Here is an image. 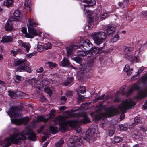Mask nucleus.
Wrapping results in <instances>:
<instances>
[{
    "mask_svg": "<svg viewBox=\"0 0 147 147\" xmlns=\"http://www.w3.org/2000/svg\"><path fill=\"white\" fill-rule=\"evenodd\" d=\"M76 111V109H73L71 111H67L65 112V116L66 117H79L76 120L65 121L64 117L61 116L55 118V121L56 123L59 125V128L62 131H65L69 127H74L77 132L79 133L82 131V130L81 128L78 125V123L81 122L85 123H88L90 122V120L87 114H83V116H81L79 114L74 113Z\"/></svg>",
    "mask_w": 147,
    "mask_h": 147,
    "instance_id": "1",
    "label": "nucleus"
},
{
    "mask_svg": "<svg viewBox=\"0 0 147 147\" xmlns=\"http://www.w3.org/2000/svg\"><path fill=\"white\" fill-rule=\"evenodd\" d=\"M27 136L31 140L35 141L36 139V134L33 132H30L28 128H26L22 133L19 134L14 132L9 137L5 138L3 141H0V146L8 147L12 143L18 144L19 140H24Z\"/></svg>",
    "mask_w": 147,
    "mask_h": 147,
    "instance_id": "2",
    "label": "nucleus"
},
{
    "mask_svg": "<svg viewBox=\"0 0 147 147\" xmlns=\"http://www.w3.org/2000/svg\"><path fill=\"white\" fill-rule=\"evenodd\" d=\"M80 46L72 44H69L66 47L65 49L67 53L68 57L69 56H73L74 55H80L79 53H82L83 51L85 52L87 51L85 50L89 49L92 47V44L88 40H81L79 43Z\"/></svg>",
    "mask_w": 147,
    "mask_h": 147,
    "instance_id": "3",
    "label": "nucleus"
},
{
    "mask_svg": "<svg viewBox=\"0 0 147 147\" xmlns=\"http://www.w3.org/2000/svg\"><path fill=\"white\" fill-rule=\"evenodd\" d=\"M8 115L10 117L11 122L17 125H20L22 124H26L29 121L28 117H24L21 119L17 118L22 117L23 114L22 111L16 106L11 107L9 109L6 111Z\"/></svg>",
    "mask_w": 147,
    "mask_h": 147,
    "instance_id": "4",
    "label": "nucleus"
},
{
    "mask_svg": "<svg viewBox=\"0 0 147 147\" xmlns=\"http://www.w3.org/2000/svg\"><path fill=\"white\" fill-rule=\"evenodd\" d=\"M94 127L88 129L86 131V136L84 138H80L78 140H76L78 139L77 136H75L74 138V140L72 141V138L69 140V145L70 147H80V143H83L82 139L86 140L89 143H91L94 141L95 137L94 135L98 131V126L95 125Z\"/></svg>",
    "mask_w": 147,
    "mask_h": 147,
    "instance_id": "5",
    "label": "nucleus"
},
{
    "mask_svg": "<svg viewBox=\"0 0 147 147\" xmlns=\"http://www.w3.org/2000/svg\"><path fill=\"white\" fill-rule=\"evenodd\" d=\"M28 20V21L27 23V25L30 34L27 33L26 28H22V31L24 34V37L28 38H32L33 37V36H36L38 35L39 37H40V34L42 32L40 31L37 32L36 30L34 29V28L38 24V22L32 18H30Z\"/></svg>",
    "mask_w": 147,
    "mask_h": 147,
    "instance_id": "6",
    "label": "nucleus"
},
{
    "mask_svg": "<svg viewBox=\"0 0 147 147\" xmlns=\"http://www.w3.org/2000/svg\"><path fill=\"white\" fill-rule=\"evenodd\" d=\"M90 116L95 121L103 118L110 117V107L106 108L105 106L99 105L96 109L95 112L92 113Z\"/></svg>",
    "mask_w": 147,
    "mask_h": 147,
    "instance_id": "7",
    "label": "nucleus"
},
{
    "mask_svg": "<svg viewBox=\"0 0 147 147\" xmlns=\"http://www.w3.org/2000/svg\"><path fill=\"white\" fill-rule=\"evenodd\" d=\"M95 0H83L81 3L82 7L83 9L84 13L86 16L88 18V27L89 29H91L93 26L94 22L92 18L90 17L92 14L91 11L85 9V8L88 6H92L96 4Z\"/></svg>",
    "mask_w": 147,
    "mask_h": 147,
    "instance_id": "8",
    "label": "nucleus"
},
{
    "mask_svg": "<svg viewBox=\"0 0 147 147\" xmlns=\"http://www.w3.org/2000/svg\"><path fill=\"white\" fill-rule=\"evenodd\" d=\"M136 105V103L131 99H127L122 101L121 103L119 106L118 109L123 113L120 116V119L122 120L125 118V113L126 110L131 108Z\"/></svg>",
    "mask_w": 147,
    "mask_h": 147,
    "instance_id": "9",
    "label": "nucleus"
},
{
    "mask_svg": "<svg viewBox=\"0 0 147 147\" xmlns=\"http://www.w3.org/2000/svg\"><path fill=\"white\" fill-rule=\"evenodd\" d=\"M20 64L21 65L18 67L16 69V71L17 72L26 71L29 73L31 72L30 68L29 67L30 63L24 59H19L14 61V65L15 66H18Z\"/></svg>",
    "mask_w": 147,
    "mask_h": 147,
    "instance_id": "10",
    "label": "nucleus"
},
{
    "mask_svg": "<svg viewBox=\"0 0 147 147\" xmlns=\"http://www.w3.org/2000/svg\"><path fill=\"white\" fill-rule=\"evenodd\" d=\"M94 42L98 45L102 43L107 37L106 33L102 31L95 32L92 35Z\"/></svg>",
    "mask_w": 147,
    "mask_h": 147,
    "instance_id": "11",
    "label": "nucleus"
},
{
    "mask_svg": "<svg viewBox=\"0 0 147 147\" xmlns=\"http://www.w3.org/2000/svg\"><path fill=\"white\" fill-rule=\"evenodd\" d=\"M99 48L96 47H92L89 48V50H88L85 52H82V53H79L78 54L81 57H83L85 56H87L88 55V57H90V55H92L94 54H98L100 53V52L98 50Z\"/></svg>",
    "mask_w": 147,
    "mask_h": 147,
    "instance_id": "12",
    "label": "nucleus"
},
{
    "mask_svg": "<svg viewBox=\"0 0 147 147\" xmlns=\"http://www.w3.org/2000/svg\"><path fill=\"white\" fill-rule=\"evenodd\" d=\"M126 87V86H124L121 87L119 90L117 92V94H118L119 93H120L122 95L125 94L127 96H128L132 93L134 89H136L138 88V86L136 85H134L128 90L127 92H126L125 91Z\"/></svg>",
    "mask_w": 147,
    "mask_h": 147,
    "instance_id": "13",
    "label": "nucleus"
},
{
    "mask_svg": "<svg viewBox=\"0 0 147 147\" xmlns=\"http://www.w3.org/2000/svg\"><path fill=\"white\" fill-rule=\"evenodd\" d=\"M48 128L49 129H47L43 133L45 136L42 138V142L46 140L47 136L50 135L51 133L53 134H56L58 130L57 127L53 126H50Z\"/></svg>",
    "mask_w": 147,
    "mask_h": 147,
    "instance_id": "14",
    "label": "nucleus"
},
{
    "mask_svg": "<svg viewBox=\"0 0 147 147\" xmlns=\"http://www.w3.org/2000/svg\"><path fill=\"white\" fill-rule=\"evenodd\" d=\"M29 82H31L32 85L34 86L35 88L38 89L39 90H40L41 89L44 87L43 83H41L40 81L36 78L31 79Z\"/></svg>",
    "mask_w": 147,
    "mask_h": 147,
    "instance_id": "15",
    "label": "nucleus"
},
{
    "mask_svg": "<svg viewBox=\"0 0 147 147\" xmlns=\"http://www.w3.org/2000/svg\"><path fill=\"white\" fill-rule=\"evenodd\" d=\"M15 20L13 18H10L8 20L5 25V30L7 31H11L13 29V22Z\"/></svg>",
    "mask_w": 147,
    "mask_h": 147,
    "instance_id": "16",
    "label": "nucleus"
},
{
    "mask_svg": "<svg viewBox=\"0 0 147 147\" xmlns=\"http://www.w3.org/2000/svg\"><path fill=\"white\" fill-rule=\"evenodd\" d=\"M13 15L15 17H11V18H13V19L15 20H13L14 21H16V22L22 21V15L19 11L15 10L13 13Z\"/></svg>",
    "mask_w": 147,
    "mask_h": 147,
    "instance_id": "17",
    "label": "nucleus"
},
{
    "mask_svg": "<svg viewBox=\"0 0 147 147\" xmlns=\"http://www.w3.org/2000/svg\"><path fill=\"white\" fill-rule=\"evenodd\" d=\"M130 49L126 47H125L124 48L125 57L128 60H130L132 58V54L130 53Z\"/></svg>",
    "mask_w": 147,
    "mask_h": 147,
    "instance_id": "18",
    "label": "nucleus"
},
{
    "mask_svg": "<svg viewBox=\"0 0 147 147\" xmlns=\"http://www.w3.org/2000/svg\"><path fill=\"white\" fill-rule=\"evenodd\" d=\"M85 92L86 90L85 87L80 86V88L78 89V91H77L78 95V98L79 100L82 101L83 99H84V96L80 95L79 94L80 93L82 94H83Z\"/></svg>",
    "mask_w": 147,
    "mask_h": 147,
    "instance_id": "19",
    "label": "nucleus"
},
{
    "mask_svg": "<svg viewBox=\"0 0 147 147\" xmlns=\"http://www.w3.org/2000/svg\"><path fill=\"white\" fill-rule=\"evenodd\" d=\"M13 40V38L10 36H4L2 38L1 42L3 43L9 42H11Z\"/></svg>",
    "mask_w": 147,
    "mask_h": 147,
    "instance_id": "20",
    "label": "nucleus"
},
{
    "mask_svg": "<svg viewBox=\"0 0 147 147\" xmlns=\"http://www.w3.org/2000/svg\"><path fill=\"white\" fill-rule=\"evenodd\" d=\"M60 65L63 67H66L70 65L69 60L64 58L63 60L60 63Z\"/></svg>",
    "mask_w": 147,
    "mask_h": 147,
    "instance_id": "21",
    "label": "nucleus"
},
{
    "mask_svg": "<svg viewBox=\"0 0 147 147\" xmlns=\"http://www.w3.org/2000/svg\"><path fill=\"white\" fill-rule=\"evenodd\" d=\"M119 113L118 110L117 109L111 106V117Z\"/></svg>",
    "mask_w": 147,
    "mask_h": 147,
    "instance_id": "22",
    "label": "nucleus"
},
{
    "mask_svg": "<svg viewBox=\"0 0 147 147\" xmlns=\"http://www.w3.org/2000/svg\"><path fill=\"white\" fill-rule=\"evenodd\" d=\"M8 93L10 97L12 98L16 99L18 97L17 92L16 93L11 91H9Z\"/></svg>",
    "mask_w": 147,
    "mask_h": 147,
    "instance_id": "23",
    "label": "nucleus"
},
{
    "mask_svg": "<svg viewBox=\"0 0 147 147\" xmlns=\"http://www.w3.org/2000/svg\"><path fill=\"white\" fill-rule=\"evenodd\" d=\"M11 53L13 56H15L18 54L22 53V51L19 49H18L16 50H12L11 51Z\"/></svg>",
    "mask_w": 147,
    "mask_h": 147,
    "instance_id": "24",
    "label": "nucleus"
},
{
    "mask_svg": "<svg viewBox=\"0 0 147 147\" xmlns=\"http://www.w3.org/2000/svg\"><path fill=\"white\" fill-rule=\"evenodd\" d=\"M57 65L53 62H48L45 63V66L52 69L56 67Z\"/></svg>",
    "mask_w": 147,
    "mask_h": 147,
    "instance_id": "25",
    "label": "nucleus"
},
{
    "mask_svg": "<svg viewBox=\"0 0 147 147\" xmlns=\"http://www.w3.org/2000/svg\"><path fill=\"white\" fill-rule=\"evenodd\" d=\"M13 2V0H6L4 1L3 5L7 7L11 5Z\"/></svg>",
    "mask_w": 147,
    "mask_h": 147,
    "instance_id": "26",
    "label": "nucleus"
},
{
    "mask_svg": "<svg viewBox=\"0 0 147 147\" xmlns=\"http://www.w3.org/2000/svg\"><path fill=\"white\" fill-rule=\"evenodd\" d=\"M74 79V78L73 77H70L64 83L63 85L65 86L68 85L72 82Z\"/></svg>",
    "mask_w": 147,
    "mask_h": 147,
    "instance_id": "27",
    "label": "nucleus"
},
{
    "mask_svg": "<svg viewBox=\"0 0 147 147\" xmlns=\"http://www.w3.org/2000/svg\"><path fill=\"white\" fill-rule=\"evenodd\" d=\"M64 143V140L62 139L56 142L55 144V147H61V146Z\"/></svg>",
    "mask_w": 147,
    "mask_h": 147,
    "instance_id": "28",
    "label": "nucleus"
},
{
    "mask_svg": "<svg viewBox=\"0 0 147 147\" xmlns=\"http://www.w3.org/2000/svg\"><path fill=\"white\" fill-rule=\"evenodd\" d=\"M17 94L18 97L21 98H27L28 97L27 95L26 94L22 92H17Z\"/></svg>",
    "mask_w": 147,
    "mask_h": 147,
    "instance_id": "29",
    "label": "nucleus"
},
{
    "mask_svg": "<svg viewBox=\"0 0 147 147\" xmlns=\"http://www.w3.org/2000/svg\"><path fill=\"white\" fill-rule=\"evenodd\" d=\"M22 47L25 49L27 52H28L31 47L30 44L29 43L26 42H24Z\"/></svg>",
    "mask_w": 147,
    "mask_h": 147,
    "instance_id": "30",
    "label": "nucleus"
},
{
    "mask_svg": "<svg viewBox=\"0 0 147 147\" xmlns=\"http://www.w3.org/2000/svg\"><path fill=\"white\" fill-rule=\"evenodd\" d=\"M86 70L84 69L81 68L79 72H77L78 75L80 76V78L84 77V74L85 73Z\"/></svg>",
    "mask_w": 147,
    "mask_h": 147,
    "instance_id": "31",
    "label": "nucleus"
},
{
    "mask_svg": "<svg viewBox=\"0 0 147 147\" xmlns=\"http://www.w3.org/2000/svg\"><path fill=\"white\" fill-rule=\"evenodd\" d=\"M119 39V36L118 34L114 36L111 39V41L112 42H116Z\"/></svg>",
    "mask_w": 147,
    "mask_h": 147,
    "instance_id": "32",
    "label": "nucleus"
},
{
    "mask_svg": "<svg viewBox=\"0 0 147 147\" xmlns=\"http://www.w3.org/2000/svg\"><path fill=\"white\" fill-rule=\"evenodd\" d=\"M38 121H43L45 122H47L48 120V118H44L43 116H38L37 117Z\"/></svg>",
    "mask_w": 147,
    "mask_h": 147,
    "instance_id": "33",
    "label": "nucleus"
},
{
    "mask_svg": "<svg viewBox=\"0 0 147 147\" xmlns=\"http://www.w3.org/2000/svg\"><path fill=\"white\" fill-rule=\"evenodd\" d=\"M23 79L22 77L19 75H16L14 78V80L16 82H18L20 81H21Z\"/></svg>",
    "mask_w": 147,
    "mask_h": 147,
    "instance_id": "34",
    "label": "nucleus"
},
{
    "mask_svg": "<svg viewBox=\"0 0 147 147\" xmlns=\"http://www.w3.org/2000/svg\"><path fill=\"white\" fill-rule=\"evenodd\" d=\"M123 139L121 137L118 136L115 137L114 138V142L115 143H119L122 141Z\"/></svg>",
    "mask_w": 147,
    "mask_h": 147,
    "instance_id": "35",
    "label": "nucleus"
},
{
    "mask_svg": "<svg viewBox=\"0 0 147 147\" xmlns=\"http://www.w3.org/2000/svg\"><path fill=\"white\" fill-rule=\"evenodd\" d=\"M74 60L77 63L80 64V65L81 66V67H82V59L80 57H76L74 58Z\"/></svg>",
    "mask_w": 147,
    "mask_h": 147,
    "instance_id": "36",
    "label": "nucleus"
},
{
    "mask_svg": "<svg viewBox=\"0 0 147 147\" xmlns=\"http://www.w3.org/2000/svg\"><path fill=\"white\" fill-rule=\"evenodd\" d=\"M52 47V44L49 42L47 43L44 45V48L45 50L51 49Z\"/></svg>",
    "mask_w": 147,
    "mask_h": 147,
    "instance_id": "37",
    "label": "nucleus"
},
{
    "mask_svg": "<svg viewBox=\"0 0 147 147\" xmlns=\"http://www.w3.org/2000/svg\"><path fill=\"white\" fill-rule=\"evenodd\" d=\"M44 49V46H43L42 45L38 44L37 46V51L40 52L42 51Z\"/></svg>",
    "mask_w": 147,
    "mask_h": 147,
    "instance_id": "38",
    "label": "nucleus"
},
{
    "mask_svg": "<svg viewBox=\"0 0 147 147\" xmlns=\"http://www.w3.org/2000/svg\"><path fill=\"white\" fill-rule=\"evenodd\" d=\"M44 91L50 95L52 94V90L49 87H46L44 89Z\"/></svg>",
    "mask_w": 147,
    "mask_h": 147,
    "instance_id": "39",
    "label": "nucleus"
},
{
    "mask_svg": "<svg viewBox=\"0 0 147 147\" xmlns=\"http://www.w3.org/2000/svg\"><path fill=\"white\" fill-rule=\"evenodd\" d=\"M60 99L61 103L63 104L65 103L67 100V98L65 96H63L61 97Z\"/></svg>",
    "mask_w": 147,
    "mask_h": 147,
    "instance_id": "40",
    "label": "nucleus"
},
{
    "mask_svg": "<svg viewBox=\"0 0 147 147\" xmlns=\"http://www.w3.org/2000/svg\"><path fill=\"white\" fill-rule=\"evenodd\" d=\"M120 130L122 131H125L127 130V128L125 125L123 124H120L119 125Z\"/></svg>",
    "mask_w": 147,
    "mask_h": 147,
    "instance_id": "41",
    "label": "nucleus"
},
{
    "mask_svg": "<svg viewBox=\"0 0 147 147\" xmlns=\"http://www.w3.org/2000/svg\"><path fill=\"white\" fill-rule=\"evenodd\" d=\"M37 54V52L36 51L32 53L27 54L26 55L29 58H31L32 56L35 55Z\"/></svg>",
    "mask_w": 147,
    "mask_h": 147,
    "instance_id": "42",
    "label": "nucleus"
},
{
    "mask_svg": "<svg viewBox=\"0 0 147 147\" xmlns=\"http://www.w3.org/2000/svg\"><path fill=\"white\" fill-rule=\"evenodd\" d=\"M27 5L26 4V3H25L24 5V8L25 9H26V8L27 7V6L29 10V11L30 12H31V7H32V5H30L29 4H28V3H27Z\"/></svg>",
    "mask_w": 147,
    "mask_h": 147,
    "instance_id": "43",
    "label": "nucleus"
},
{
    "mask_svg": "<svg viewBox=\"0 0 147 147\" xmlns=\"http://www.w3.org/2000/svg\"><path fill=\"white\" fill-rule=\"evenodd\" d=\"M106 32L108 35L110 34V26H107L106 27Z\"/></svg>",
    "mask_w": 147,
    "mask_h": 147,
    "instance_id": "44",
    "label": "nucleus"
},
{
    "mask_svg": "<svg viewBox=\"0 0 147 147\" xmlns=\"http://www.w3.org/2000/svg\"><path fill=\"white\" fill-rule=\"evenodd\" d=\"M115 126L114 125H111V134L113 135L115 132Z\"/></svg>",
    "mask_w": 147,
    "mask_h": 147,
    "instance_id": "45",
    "label": "nucleus"
},
{
    "mask_svg": "<svg viewBox=\"0 0 147 147\" xmlns=\"http://www.w3.org/2000/svg\"><path fill=\"white\" fill-rule=\"evenodd\" d=\"M47 128V127H46V126L44 125H42L39 128L38 130V133H40L43 130V129L45 128Z\"/></svg>",
    "mask_w": 147,
    "mask_h": 147,
    "instance_id": "46",
    "label": "nucleus"
},
{
    "mask_svg": "<svg viewBox=\"0 0 147 147\" xmlns=\"http://www.w3.org/2000/svg\"><path fill=\"white\" fill-rule=\"evenodd\" d=\"M107 18V14L105 13H103L100 16L101 19L103 20Z\"/></svg>",
    "mask_w": 147,
    "mask_h": 147,
    "instance_id": "47",
    "label": "nucleus"
},
{
    "mask_svg": "<svg viewBox=\"0 0 147 147\" xmlns=\"http://www.w3.org/2000/svg\"><path fill=\"white\" fill-rule=\"evenodd\" d=\"M130 69L129 66L128 65H126L124 69V71L126 72L129 70Z\"/></svg>",
    "mask_w": 147,
    "mask_h": 147,
    "instance_id": "48",
    "label": "nucleus"
},
{
    "mask_svg": "<svg viewBox=\"0 0 147 147\" xmlns=\"http://www.w3.org/2000/svg\"><path fill=\"white\" fill-rule=\"evenodd\" d=\"M121 99L120 98L118 97H116L114 100V101L115 102H119L121 101Z\"/></svg>",
    "mask_w": 147,
    "mask_h": 147,
    "instance_id": "49",
    "label": "nucleus"
},
{
    "mask_svg": "<svg viewBox=\"0 0 147 147\" xmlns=\"http://www.w3.org/2000/svg\"><path fill=\"white\" fill-rule=\"evenodd\" d=\"M18 43V46H22L24 42H23L21 40H18L17 42Z\"/></svg>",
    "mask_w": 147,
    "mask_h": 147,
    "instance_id": "50",
    "label": "nucleus"
},
{
    "mask_svg": "<svg viewBox=\"0 0 147 147\" xmlns=\"http://www.w3.org/2000/svg\"><path fill=\"white\" fill-rule=\"evenodd\" d=\"M140 121L139 118L138 117H136L134 119V122L135 123H138Z\"/></svg>",
    "mask_w": 147,
    "mask_h": 147,
    "instance_id": "51",
    "label": "nucleus"
},
{
    "mask_svg": "<svg viewBox=\"0 0 147 147\" xmlns=\"http://www.w3.org/2000/svg\"><path fill=\"white\" fill-rule=\"evenodd\" d=\"M128 0H125L123 2V6H125L128 3Z\"/></svg>",
    "mask_w": 147,
    "mask_h": 147,
    "instance_id": "52",
    "label": "nucleus"
},
{
    "mask_svg": "<svg viewBox=\"0 0 147 147\" xmlns=\"http://www.w3.org/2000/svg\"><path fill=\"white\" fill-rule=\"evenodd\" d=\"M133 68L131 69H130L129 71H126V72H127V74L129 76H130L132 74V71L133 70Z\"/></svg>",
    "mask_w": 147,
    "mask_h": 147,
    "instance_id": "53",
    "label": "nucleus"
},
{
    "mask_svg": "<svg viewBox=\"0 0 147 147\" xmlns=\"http://www.w3.org/2000/svg\"><path fill=\"white\" fill-rule=\"evenodd\" d=\"M66 107L65 106H61L59 108V109L61 111L64 110L66 109Z\"/></svg>",
    "mask_w": 147,
    "mask_h": 147,
    "instance_id": "54",
    "label": "nucleus"
},
{
    "mask_svg": "<svg viewBox=\"0 0 147 147\" xmlns=\"http://www.w3.org/2000/svg\"><path fill=\"white\" fill-rule=\"evenodd\" d=\"M133 57H132V58L130 60H131V59L133 60L134 61H135L136 62L138 61V59L137 57H134L133 59Z\"/></svg>",
    "mask_w": 147,
    "mask_h": 147,
    "instance_id": "55",
    "label": "nucleus"
},
{
    "mask_svg": "<svg viewBox=\"0 0 147 147\" xmlns=\"http://www.w3.org/2000/svg\"><path fill=\"white\" fill-rule=\"evenodd\" d=\"M144 69V67H142L140 68L138 70V73H139V74H140V73L142 72Z\"/></svg>",
    "mask_w": 147,
    "mask_h": 147,
    "instance_id": "56",
    "label": "nucleus"
},
{
    "mask_svg": "<svg viewBox=\"0 0 147 147\" xmlns=\"http://www.w3.org/2000/svg\"><path fill=\"white\" fill-rule=\"evenodd\" d=\"M43 71V69L42 67H40L37 70V72L38 73H41Z\"/></svg>",
    "mask_w": 147,
    "mask_h": 147,
    "instance_id": "57",
    "label": "nucleus"
},
{
    "mask_svg": "<svg viewBox=\"0 0 147 147\" xmlns=\"http://www.w3.org/2000/svg\"><path fill=\"white\" fill-rule=\"evenodd\" d=\"M116 30L115 28L111 27V34H112L115 32Z\"/></svg>",
    "mask_w": 147,
    "mask_h": 147,
    "instance_id": "58",
    "label": "nucleus"
},
{
    "mask_svg": "<svg viewBox=\"0 0 147 147\" xmlns=\"http://www.w3.org/2000/svg\"><path fill=\"white\" fill-rule=\"evenodd\" d=\"M104 95L99 96L98 97H97V98L96 101H97L98 100L101 99L102 98H103L104 97Z\"/></svg>",
    "mask_w": 147,
    "mask_h": 147,
    "instance_id": "59",
    "label": "nucleus"
},
{
    "mask_svg": "<svg viewBox=\"0 0 147 147\" xmlns=\"http://www.w3.org/2000/svg\"><path fill=\"white\" fill-rule=\"evenodd\" d=\"M55 113V111L54 110H51L49 113V115L51 116H53Z\"/></svg>",
    "mask_w": 147,
    "mask_h": 147,
    "instance_id": "60",
    "label": "nucleus"
},
{
    "mask_svg": "<svg viewBox=\"0 0 147 147\" xmlns=\"http://www.w3.org/2000/svg\"><path fill=\"white\" fill-rule=\"evenodd\" d=\"M143 107L144 109H147V100L143 105Z\"/></svg>",
    "mask_w": 147,
    "mask_h": 147,
    "instance_id": "61",
    "label": "nucleus"
},
{
    "mask_svg": "<svg viewBox=\"0 0 147 147\" xmlns=\"http://www.w3.org/2000/svg\"><path fill=\"white\" fill-rule=\"evenodd\" d=\"M72 92L71 91H68L66 92V94L67 96H71L72 95Z\"/></svg>",
    "mask_w": 147,
    "mask_h": 147,
    "instance_id": "62",
    "label": "nucleus"
},
{
    "mask_svg": "<svg viewBox=\"0 0 147 147\" xmlns=\"http://www.w3.org/2000/svg\"><path fill=\"white\" fill-rule=\"evenodd\" d=\"M100 10L99 9L97 10H96V15L97 16V17H98L99 16V14H100Z\"/></svg>",
    "mask_w": 147,
    "mask_h": 147,
    "instance_id": "63",
    "label": "nucleus"
},
{
    "mask_svg": "<svg viewBox=\"0 0 147 147\" xmlns=\"http://www.w3.org/2000/svg\"><path fill=\"white\" fill-rule=\"evenodd\" d=\"M143 15L144 16H147V11H144L143 12Z\"/></svg>",
    "mask_w": 147,
    "mask_h": 147,
    "instance_id": "64",
    "label": "nucleus"
}]
</instances>
